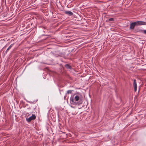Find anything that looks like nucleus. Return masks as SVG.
Here are the masks:
<instances>
[{
    "instance_id": "f257e3e1",
    "label": "nucleus",
    "mask_w": 146,
    "mask_h": 146,
    "mask_svg": "<svg viewBox=\"0 0 146 146\" xmlns=\"http://www.w3.org/2000/svg\"><path fill=\"white\" fill-rule=\"evenodd\" d=\"M80 96L74 94L71 96L70 98V103L73 105H79L80 104Z\"/></svg>"
},
{
    "instance_id": "f03ea898",
    "label": "nucleus",
    "mask_w": 146,
    "mask_h": 146,
    "mask_svg": "<svg viewBox=\"0 0 146 146\" xmlns=\"http://www.w3.org/2000/svg\"><path fill=\"white\" fill-rule=\"evenodd\" d=\"M146 25V22L142 21H137L130 24V29H133L135 26Z\"/></svg>"
},
{
    "instance_id": "7ed1b4c3",
    "label": "nucleus",
    "mask_w": 146,
    "mask_h": 146,
    "mask_svg": "<svg viewBox=\"0 0 146 146\" xmlns=\"http://www.w3.org/2000/svg\"><path fill=\"white\" fill-rule=\"evenodd\" d=\"M36 117L35 115L33 114L30 117L28 118H27L26 120L27 122H29L31 120L35 119Z\"/></svg>"
},
{
    "instance_id": "20e7f679",
    "label": "nucleus",
    "mask_w": 146,
    "mask_h": 146,
    "mask_svg": "<svg viewBox=\"0 0 146 146\" xmlns=\"http://www.w3.org/2000/svg\"><path fill=\"white\" fill-rule=\"evenodd\" d=\"M133 85L134 88V90L135 91H136L137 90V86L136 82V81L135 80H134L133 82Z\"/></svg>"
},
{
    "instance_id": "39448f33",
    "label": "nucleus",
    "mask_w": 146,
    "mask_h": 146,
    "mask_svg": "<svg viewBox=\"0 0 146 146\" xmlns=\"http://www.w3.org/2000/svg\"><path fill=\"white\" fill-rule=\"evenodd\" d=\"M65 13L66 14L69 15H72L73 14L72 12L70 11H65Z\"/></svg>"
},
{
    "instance_id": "423d86ee",
    "label": "nucleus",
    "mask_w": 146,
    "mask_h": 146,
    "mask_svg": "<svg viewBox=\"0 0 146 146\" xmlns=\"http://www.w3.org/2000/svg\"><path fill=\"white\" fill-rule=\"evenodd\" d=\"M72 90H68L67 91V93L68 94H71Z\"/></svg>"
},
{
    "instance_id": "0eeeda50",
    "label": "nucleus",
    "mask_w": 146,
    "mask_h": 146,
    "mask_svg": "<svg viewBox=\"0 0 146 146\" xmlns=\"http://www.w3.org/2000/svg\"><path fill=\"white\" fill-rule=\"evenodd\" d=\"M109 21H114V19H113L112 18H110V19H109Z\"/></svg>"
},
{
    "instance_id": "6e6552de",
    "label": "nucleus",
    "mask_w": 146,
    "mask_h": 146,
    "mask_svg": "<svg viewBox=\"0 0 146 146\" xmlns=\"http://www.w3.org/2000/svg\"><path fill=\"white\" fill-rule=\"evenodd\" d=\"M9 47L7 49L6 51H5V53H6L9 50Z\"/></svg>"
},
{
    "instance_id": "1a4fd4ad",
    "label": "nucleus",
    "mask_w": 146,
    "mask_h": 146,
    "mask_svg": "<svg viewBox=\"0 0 146 146\" xmlns=\"http://www.w3.org/2000/svg\"><path fill=\"white\" fill-rule=\"evenodd\" d=\"M143 33L144 34H146V29L145 30H143Z\"/></svg>"
},
{
    "instance_id": "9d476101",
    "label": "nucleus",
    "mask_w": 146,
    "mask_h": 146,
    "mask_svg": "<svg viewBox=\"0 0 146 146\" xmlns=\"http://www.w3.org/2000/svg\"><path fill=\"white\" fill-rule=\"evenodd\" d=\"M66 66H67V67H69V68H70V66L68 65H66Z\"/></svg>"
}]
</instances>
